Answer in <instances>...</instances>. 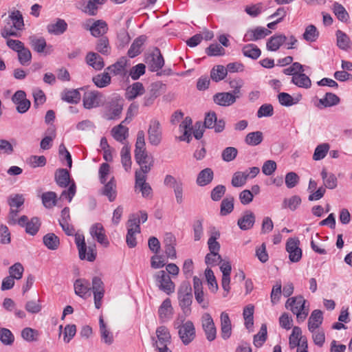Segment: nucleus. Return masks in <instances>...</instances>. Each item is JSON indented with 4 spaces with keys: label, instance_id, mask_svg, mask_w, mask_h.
<instances>
[{
    "label": "nucleus",
    "instance_id": "41",
    "mask_svg": "<svg viewBox=\"0 0 352 352\" xmlns=\"http://www.w3.org/2000/svg\"><path fill=\"white\" fill-rule=\"evenodd\" d=\"M61 99L68 103L76 104L80 100V94L78 89H65L61 93Z\"/></svg>",
    "mask_w": 352,
    "mask_h": 352
},
{
    "label": "nucleus",
    "instance_id": "27",
    "mask_svg": "<svg viewBox=\"0 0 352 352\" xmlns=\"http://www.w3.org/2000/svg\"><path fill=\"white\" fill-rule=\"evenodd\" d=\"M221 319V334L224 340L228 339L232 333V325L229 316L226 312H222L220 316Z\"/></svg>",
    "mask_w": 352,
    "mask_h": 352
},
{
    "label": "nucleus",
    "instance_id": "2",
    "mask_svg": "<svg viewBox=\"0 0 352 352\" xmlns=\"http://www.w3.org/2000/svg\"><path fill=\"white\" fill-rule=\"evenodd\" d=\"M179 305L186 316L191 313L190 305L192 302V288L189 283H184L181 285L177 292Z\"/></svg>",
    "mask_w": 352,
    "mask_h": 352
},
{
    "label": "nucleus",
    "instance_id": "3",
    "mask_svg": "<svg viewBox=\"0 0 352 352\" xmlns=\"http://www.w3.org/2000/svg\"><path fill=\"white\" fill-rule=\"evenodd\" d=\"M184 318H178L174 322L175 327L179 329V336L182 342L187 345L190 343L195 338V328L193 323L190 320L186 321L182 325H180L181 322H183Z\"/></svg>",
    "mask_w": 352,
    "mask_h": 352
},
{
    "label": "nucleus",
    "instance_id": "19",
    "mask_svg": "<svg viewBox=\"0 0 352 352\" xmlns=\"http://www.w3.org/2000/svg\"><path fill=\"white\" fill-rule=\"evenodd\" d=\"M271 34V31L263 27H256L247 31L244 36L245 41H256Z\"/></svg>",
    "mask_w": 352,
    "mask_h": 352
},
{
    "label": "nucleus",
    "instance_id": "59",
    "mask_svg": "<svg viewBox=\"0 0 352 352\" xmlns=\"http://www.w3.org/2000/svg\"><path fill=\"white\" fill-rule=\"evenodd\" d=\"M166 90V85L160 81L155 82L150 85L148 94L157 98Z\"/></svg>",
    "mask_w": 352,
    "mask_h": 352
},
{
    "label": "nucleus",
    "instance_id": "40",
    "mask_svg": "<svg viewBox=\"0 0 352 352\" xmlns=\"http://www.w3.org/2000/svg\"><path fill=\"white\" fill-rule=\"evenodd\" d=\"M111 135L118 142L123 143L129 135V129L122 125V123L114 126L111 129Z\"/></svg>",
    "mask_w": 352,
    "mask_h": 352
},
{
    "label": "nucleus",
    "instance_id": "8",
    "mask_svg": "<svg viewBox=\"0 0 352 352\" xmlns=\"http://www.w3.org/2000/svg\"><path fill=\"white\" fill-rule=\"evenodd\" d=\"M159 289L167 294H170L175 292V284L171 280L170 276L164 270H160L154 275Z\"/></svg>",
    "mask_w": 352,
    "mask_h": 352
},
{
    "label": "nucleus",
    "instance_id": "62",
    "mask_svg": "<svg viewBox=\"0 0 352 352\" xmlns=\"http://www.w3.org/2000/svg\"><path fill=\"white\" fill-rule=\"evenodd\" d=\"M247 179L245 171H237L234 173L231 183L234 187H241L245 184Z\"/></svg>",
    "mask_w": 352,
    "mask_h": 352
},
{
    "label": "nucleus",
    "instance_id": "15",
    "mask_svg": "<svg viewBox=\"0 0 352 352\" xmlns=\"http://www.w3.org/2000/svg\"><path fill=\"white\" fill-rule=\"evenodd\" d=\"M89 232L91 236L104 247H107L109 245L105 230L101 223H96L93 224L90 228Z\"/></svg>",
    "mask_w": 352,
    "mask_h": 352
},
{
    "label": "nucleus",
    "instance_id": "28",
    "mask_svg": "<svg viewBox=\"0 0 352 352\" xmlns=\"http://www.w3.org/2000/svg\"><path fill=\"white\" fill-rule=\"evenodd\" d=\"M214 178V172L210 168H206L201 170L197 177L196 184L199 186H205L212 182Z\"/></svg>",
    "mask_w": 352,
    "mask_h": 352
},
{
    "label": "nucleus",
    "instance_id": "9",
    "mask_svg": "<svg viewBox=\"0 0 352 352\" xmlns=\"http://www.w3.org/2000/svg\"><path fill=\"white\" fill-rule=\"evenodd\" d=\"M12 101L16 104V109L19 113H26L31 106V102L27 99L26 93L23 90L16 91L12 97Z\"/></svg>",
    "mask_w": 352,
    "mask_h": 352
},
{
    "label": "nucleus",
    "instance_id": "43",
    "mask_svg": "<svg viewBox=\"0 0 352 352\" xmlns=\"http://www.w3.org/2000/svg\"><path fill=\"white\" fill-rule=\"evenodd\" d=\"M332 10L339 21L343 23L348 22L349 15L342 5L338 2H335L333 4Z\"/></svg>",
    "mask_w": 352,
    "mask_h": 352
},
{
    "label": "nucleus",
    "instance_id": "4",
    "mask_svg": "<svg viewBox=\"0 0 352 352\" xmlns=\"http://www.w3.org/2000/svg\"><path fill=\"white\" fill-rule=\"evenodd\" d=\"M147 133L150 144L155 146L160 144L162 140V128L158 120L153 118L149 121Z\"/></svg>",
    "mask_w": 352,
    "mask_h": 352
},
{
    "label": "nucleus",
    "instance_id": "21",
    "mask_svg": "<svg viewBox=\"0 0 352 352\" xmlns=\"http://www.w3.org/2000/svg\"><path fill=\"white\" fill-rule=\"evenodd\" d=\"M193 288L195 297L197 302L201 305V307L204 309H206L208 307L209 302L208 300L204 299V293L203 292V286L201 280L195 276L193 278Z\"/></svg>",
    "mask_w": 352,
    "mask_h": 352
},
{
    "label": "nucleus",
    "instance_id": "60",
    "mask_svg": "<svg viewBox=\"0 0 352 352\" xmlns=\"http://www.w3.org/2000/svg\"><path fill=\"white\" fill-rule=\"evenodd\" d=\"M10 276L14 279L19 280L22 278L24 272V267L21 263H15L9 267Z\"/></svg>",
    "mask_w": 352,
    "mask_h": 352
},
{
    "label": "nucleus",
    "instance_id": "50",
    "mask_svg": "<svg viewBox=\"0 0 352 352\" xmlns=\"http://www.w3.org/2000/svg\"><path fill=\"white\" fill-rule=\"evenodd\" d=\"M319 36V32L314 25H309L306 27L302 34L303 38L307 42H315Z\"/></svg>",
    "mask_w": 352,
    "mask_h": 352
},
{
    "label": "nucleus",
    "instance_id": "49",
    "mask_svg": "<svg viewBox=\"0 0 352 352\" xmlns=\"http://www.w3.org/2000/svg\"><path fill=\"white\" fill-rule=\"evenodd\" d=\"M99 324H100V332L101 335L102 340L108 344H110L113 342V338L112 333L107 329L102 316H100L99 318Z\"/></svg>",
    "mask_w": 352,
    "mask_h": 352
},
{
    "label": "nucleus",
    "instance_id": "17",
    "mask_svg": "<svg viewBox=\"0 0 352 352\" xmlns=\"http://www.w3.org/2000/svg\"><path fill=\"white\" fill-rule=\"evenodd\" d=\"M74 292L80 298L86 299L91 296L90 283L88 280L85 278H78L74 283Z\"/></svg>",
    "mask_w": 352,
    "mask_h": 352
},
{
    "label": "nucleus",
    "instance_id": "55",
    "mask_svg": "<svg viewBox=\"0 0 352 352\" xmlns=\"http://www.w3.org/2000/svg\"><path fill=\"white\" fill-rule=\"evenodd\" d=\"M56 194L52 191L44 192L41 196L43 204L47 208H51L56 205Z\"/></svg>",
    "mask_w": 352,
    "mask_h": 352
},
{
    "label": "nucleus",
    "instance_id": "56",
    "mask_svg": "<svg viewBox=\"0 0 352 352\" xmlns=\"http://www.w3.org/2000/svg\"><path fill=\"white\" fill-rule=\"evenodd\" d=\"M330 146L327 143H323L317 146L315 148L313 159L316 161L321 160L327 155Z\"/></svg>",
    "mask_w": 352,
    "mask_h": 352
},
{
    "label": "nucleus",
    "instance_id": "7",
    "mask_svg": "<svg viewBox=\"0 0 352 352\" xmlns=\"http://www.w3.org/2000/svg\"><path fill=\"white\" fill-rule=\"evenodd\" d=\"M145 63L151 72H157L162 69L164 65V60L160 50L155 47L148 52L145 56Z\"/></svg>",
    "mask_w": 352,
    "mask_h": 352
},
{
    "label": "nucleus",
    "instance_id": "33",
    "mask_svg": "<svg viewBox=\"0 0 352 352\" xmlns=\"http://www.w3.org/2000/svg\"><path fill=\"white\" fill-rule=\"evenodd\" d=\"M337 46L342 50L349 51L351 48V41L344 32L338 30L336 32Z\"/></svg>",
    "mask_w": 352,
    "mask_h": 352
},
{
    "label": "nucleus",
    "instance_id": "29",
    "mask_svg": "<svg viewBox=\"0 0 352 352\" xmlns=\"http://www.w3.org/2000/svg\"><path fill=\"white\" fill-rule=\"evenodd\" d=\"M323 316L322 311L319 309L314 310L308 320V329L311 332L316 330L322 323Z\"/></svg>",
    "mask_w": 352,
    "mask_h": 352
},
{
    "label": "nucleus",
    "instance_id": "38",
    "mask_svg": "<svg viewBox=\"0 0 352 352\" xmlns=\"http://www.w3.org/2000/svg\"><path fill=\"white\" fill-rule=\"evenodd\" d=\"M55 181L60 187H67L70 183L69 171L65 168L57 170L55 173Z\"/></svg>",
    "mask_w": 352,
    "mask_h": 352
},
{
    "label": "nucleus",
    "instance_id": "12",
    "mask_svg": "<svg viewBox=\"0 0 352 352\" xmlns=\"http://www.w3.org/2000/svg\"><path fill=\"white\" fill-rule=\"evenodd\" d=\"M300 241L296 238H289L286 243V250L289 258L293 263L298 262L302 258V250L299 248Z\"/></svg>",
    "mask_w": 352,
    "mask_h": 352
},
{
    "label": "nucleus",
    "instance_id": "31",
    "mask_svg": "<svg viewBox=\"0 0 352 352\" xmlns=\"http://www.w3.org/2000/svg\"><path fill=\"white\" fill-rule=\"evenodd\" d=\"M67 28V24L63 19H58L55 23L47 25V30L49 34L53 35L63 34Z\"/></svg>",
    "mask_w": 352,
    "mask_h": 352
},
{
    "label": "nucleus",
    "instance_id": "32",
    "mask_svg": "<svg viewBox=\"0 0 352 352\" xmlns=\"http://www.w3.org/2000/svg\"><path fill=\"white\" fill-rule=\"evenodd\" d=\"M88 29L93 36L99 37L107 32L108 26L104 21L97 20Z\"/></svg>",
    "mask_w": 352,
    "mask_h": 352
},
{
    "label": "nucleus",
    "instance_id": "6",
    "mask_svg": "<svg viewBox=\"0 0 352 352\" xmlns=\"http://www.w3.org/2000/svg\"><path fill=\"white\" fill-rule=\"evenodd\" d=\"M140 231L139 217L131 216L127 222V234L126 236V242L129 248H132L136 246L137 242L135 234L140 233Z\"/></svg>",
    "mask_w": 352,
    "mask_h": 352
},
{
    "label": "nucleus",
    "instance_id": "35",
    "mask_svg": "<svg viewBox=\"0 0 352 352\" xmlns=\"http://www.w3.org/2000/svg\"><path fill=\"white\" fill-rule=\"evenodd\" d=\"M320 175L325 188L332 190L337 187L338 179L333 173H328L326 168H323Z\"/></svg>",
    "mask_w": 352,
    "mask_h": 352
},
{
    "label": "nucleus",
    "instance_id": "58",
    "mask_svg": "<svg viewBox=\"0 0 352 352\" xmlns=\"http://www.w3.org/2000/svg\"><path fill=\"white\" fill-rule=\"evenodd\" d=\"M267 325L263 324L259 332L254 336V344L256 347L261 346L267 339Z\"/></svg>",
    "mask_w": 352,
    "mask_h": 352
},
{
    "label": "nucleus",
    "instance_id": "39",
    "mask_svg": "<svg viewBox=\"0 0 352 352\" xmlns=\"http://www.w3.org/2000/svg\"><path fill=\"white\" fill-rule=\"evenodd\" d=\"M146 40V36L144 35L140 36L136 38L131 44L129 51L128 56L131 58H134L141 52V47Z\"/></svg>",
    "mask_w": 352,
    "mask_h": 352
},
{
    "label": "nucleus",
    "instance_id": "20",
    "mask_svg": "<svg viewBox=\"0 0 352 352\" xmlns=\"http://www.w3.org/2000/svg\"><path fill=\"white\" fill-rule=\"evenodd\" d=\"M256 217L251 210H245L237 221V225L242 230H248L253 228Z\"/></svg>",
    "mask_w": 352,
    "mask_h": 352
},
{
    "label": "nucleus",
    "instance_id": "26",
    "mask_svg": "<svg viewBox=\"0 0 352 352\" xmlns=\"http://www.w3.org/2000/svg\"><path fill=\"white\" fill-rule=\"evenodd\" d=\"M7 25H11L16 30H21L24 26L23 16L19 10L11 12L6 19Z\"/></svg>",
    "mask_w": 352,
    "mask_h": 352
},
{
    "label": "nucleus",
    "instance_id": "54",
    "mask_svg": "<svg viewBox=\"0 0 352 352\" xmlns=\"http://www.w3.org/2000/svg\"><path fill=\"white\" fill-rule=\"evenodd\" d=\"M18 60L23 66H28L30 64L32 60V53L30 50L24 47L18 53Z\"/></svg>",
    "mask_w": 352,
    "mask_h": 352
},
{
    "label": "nucleus",
    "instance_id": "16",
    "mask_svg": "<svg viewBox=\"0 0 352 352\" xmlns=\"http://www.w3.org/2000/svg\"><path fill=\"white\" fill-rule=\"evenodd\" d=\"M146 176L140 172H135V188L139 189L143 197H151L152 188L148 183L146 182Z\"/></svg>",
    "mask_w": 352,
    "mask_h": 352
},
{
    "label": "nucleus",
    "instance_id": "5",
    "mask_svg": "<svg viewBox=\"0 0 352 352\" xmlns=\"http://www.w3.org/2000/svg\"><path fill=\"white\" fill-rule=\"evenodd\" d=\"M75 243L78 250L79 258L81 260L87 259L89 261H94L96 259V253L94 247L89 246V252L87 254V245L85 241V236L82 234H75Z\"/></svg>",
    "mask_w": 352,
    "mask_h": 352
},
{
    "label": "nucleus",
    "instance_id": "61",
    "mask_svg": "<svg viewBox=\"0 0 352 352\" xmlns=\"http://www.w3.org/2000/svg\"><path fill=\"white\" fill-rule=\"evenodd\" d=\"M234 209V198L232 197H226L223 199L221 204V214L227 215L232 212Z\"/></svg>",
    "mask_w": 352,
    "mask_h": 352
},
{
    "label": "nucleus",
    "instance_id": "34",
    "mask_svg": "<svg viewBox=\"0 0 352 352\" xmlns=\"http://www.w3.org/2000/svg\"><path fill=\"white\" fill-rule=\"evenodd\" d=\"M102 194L107 197L109 201H113L117 196L116 191V182L114 177H111V179L104 184Z\"/></svg>",
    "mask_w": 352,
    "mask_h": 352
},
{
    "label": "nucleus",
    "instance_id": "23",
    "mask_svg": "<svg viewBox=\"0 0 352 352\" xmlns=\"http://www.w3.org/2000/svg\"><path fill=\"white\" fill-rule=\"evenodd\" d=\"M158 314L162 322H167L172 318L173 309L170 298H166L162 302L159 307Z\"/></svg>",
    "mask_w": 352,
    "mask_h": 352
},
{
    "label": "nucleus",
    "instance_id": "63",
    "mask_svg": "<svg viewBox=\"0 0 352 352\" xmlns=\"http://www.w3.org/2000/svg\"><path fill=\"white\" fill-rule=\"evenodd\" d=\"M0 340L5 345H11L14 340L12 333L6 328H0Z\"/></svg>",
    "mask_w": 352,
    "mask_h": 352
},
{
    "label": "nucleus",
    "instance_id": "44",
    "mask_svg": "<svg viewBox=\"0 0 352 352\" xmlns=\"http://www.w3.org/2000/svg\"><path fill=\"white\" fill-rule=\"evenodd\" d=\"M292 82L296 86L302 88L308 89L311 85L310 78L303 72H300L292 78Z\"/></svg>",
    "mask_w": 352,
    "mask_h": 352
},
{
    "label": "nucleus",
    "instance_id": "46",
    "mask_svg": "<svg viewBox=\"0 0 352 352\" xmlns=\"http://www.w3.org/2000/svg\"><path fill=\"white\" fill-rule=\"evenodd\" d=\"M302 337L301 329L299 327H294L289 338L290 349H293L299 346Z\"/></svg>",
    "mask_w": 352,
    "mask_h": 352
},
{
    "label": "nucleus",
    "instance_id": "1",
    "mask_svg": "<svg viewBox=\"0 0 352 352\" xmlns=\"http://www.w3.org/2000/svg\"><path fill=\"white\" fill-rule=\"evenodd\" d=\"M306 300L302 296L289 298L285 304L287 309H290L296 315L297 320L299 322H303L307 318L309 309H305Z\"/></svg>",
    "mask_w": 352,
    "mask_h": 352
},
{
    "label": "nucleus",
    "instance_id": "11",
    "mask_svg": "<svg viewBox=\"0 0 352 352\" xmlns=\"http://www.w3.org/2000/svg\"><path fill=\"white\" fill-rule=\"evenodd\" d=\"M29 44L31 47L37 53L50 54L52 50V45H47L45 39L43 37H38L36 35H32L28 38Z\"/></svg>",
    "mask_w": 352,
    "mask_h": 352
},
{
    "label": "nucleus",
    "instance_id": "25",
    "mask_svg": "<svg viewBox=\"0 0 352 352\" xmlns=\"http://www.w3.org/2000/svg\"><path fill=\"white\" fill-rule=\"evenodd\" d=\"M287 37L283 34H276L271 36L267 41L266 47L272 52L277 51L287 41Z\"/></svg>",
    "mask_w": 352,
    "mask_h": 352
},
{
    "label": "nucleus",
    "instance_id": "14",
    "mask_svg": "<svg viewBox=\"0 0 352 352\" xmlns=\"http://www.w3.org/2000/svg\"><path fill=\"white\" fill-rule=\"evenodd\" d=\"M225 121L223 119L217 120L216 113L209 112L206 115L204 126L205 128L213 129L216 133H221L225 129Z\"/></svg>",
    "mask_w": 352,
    "mask_h": 352
},
{
    "label": "nucleus",
    "instance_id": "48",
    "mask_svg": "<svg viewBox=\"0 0 352 352\" xmlns=\"http://www.w3.org/2000/svg\"><path fill=\"white\" fill-rule=\"evenodd\" d=\"M340 100V98L335 94L329 92L325 94L324 98L319 100V103L323 106V107H330L339 104Z\"/></svg>",
    "mask_w": 352,
    "mask_h": 352
},
{
    "label": "nucleus",
    "instance_id": "22",
    "mask_svg": "<svg viewBox=\"0 0 352 352\" xmlns=\"http://www.w3.org/2000/svg\"><path fill=\"white\" fill-rule=\"evenodd\" d=\"M102 95L98 91H89L83 96V105L85 109H92L100 106Z\"/></svg>",
    "mask_w": 352,
    "mask_h": 352
},
{
    "label": "nucleus",
    "instance_id": "51",
    "mask_svg": "<svg viewBox=\"0 0 352 352\" xmlns=\"http://www.w3.org/2000/svg\"><path fill=\"white\" fill-rule=\"evenodd\" d=\"M263 133L261 131L250 132L247 134L245 142L250 146H257L263 141Z\"/></svg>",
    "mask_w": 352,
    "mask_h": 352
},
{
    "label": "nucleus",
    "instance_id": "36",
    "mask_svg": "<svg viewBox=\"0 0 352 352\" xmlns=\"http://www.w3.org/2000/svg\"><path fill=\"white\" fill-rule=\"evenodd\" d=\"M86 61L96 70H100L104 66L103 58L96 52H89L86 56Z\"/></svg>",
    "mask_w": 352,
    "mask_h": 352
},
{
    "label": "nucleus",
    "instance_id": "42",
    "mask_svg": "<svg viewBox=\"0 0 352 352\" xmlns=\"http://www.w3.org/2000/svg\"><path fill=\"white\" fill-rule=\"evenodd\" d=\"M122 111V104L118 102L112 103L104 113V118L108 120H115L120 117Z\"/></svg>",
    "mask_w": 352,
    "mask_h": 352
},
{
    "label": "nucleus",
    "instance_id": "13",
    "mask_svg": "<svg viewBox=\"0 0 352 352\" xmlns=\"http://www.w3.org/2000/svg\"><path fill=\"white\" fill-rule=\"evenodd\" d=\"M201 324L207 340L209 341L214 340L216 338L217 329L210 314L205 313L202 315Z\"/></svg>",
    "mask_w": 352,
    "mask_h": 352
},
{
    "label": "nucleus",
    "instance_id": "18",
    "mask_svg": "<svg viewBox=\"0 0 352 352\" xmlns=\"http://www.w3.org/2000/svg\"><path fill=\"white\" fill-rule=\"evenodd\" d=\"M236 98L231 92H219L213 96L214 102L221 107H230L234 104L236 101Z\"/></svg>",
    "mask_w": 352,
    "mask_h": 352
},
{
    "label": "nucleus",
    "instance_id": "52",
    "mask_svg": "<svg viewBox=\"0 0 352 352\" xmlns=\"http://www.w3.org/2000/svg\"><path fill=\"white\" fill-rule=\"evenodd\" d=\"M94 83L99 88H103L108 86L111 82V77L107 72L100 74L93 77Z\"/></svg>",
    "mask_w": 352,
    "mask_h": 352
},
{
    "label": "nucleus",
    "instance_id": "37",
    "mask_svg": "<svg viewBox=\"0 0 352 352\" xmlns=\"http://www.w3.org/2000/svg\"><path fill=\"white\" fill-rule=\"evenodd\" d=\"M192 119L190 117H186L180 124L179 129L181 131H184V135L179 138L181 141H186L187 142H190L191 140L190 131L192 129Z\"/></svg>",
    "mask_w": 352,
    "mask_h": 352
},
{
    "label": "nucleus",
    "instance_id": "30",
    "mask_svg": "<svg viewBox=\"0 0 352 352\" xmlns=\"http://www.w3.org/2000/svg\"><path fill=\"white\" fill-rule=\"evenodd\" d=\"M145 89L142 82H136L129 86L126 91V98L129 100H133L138 96L144 94Z\"/></svg>",
    "mask_w": 352,
    "mask_h": 352
},
{
    "label": "nucleus",
    "instance_id": "64",
    "mask_svg": "<svg viewBox=\"0 0 352 352\" xmlns=\"http://www.w3.org/2000/svg\"><path fill=\"white\" fill-rule=\"evenodd\" d=\"M238 154V151L235 147L228 146L223 150L221 153L222 160L226 162L234 160Z\"/></svg>",
    "mask_w": 352,
    "mask_h": 352
},
{
    "label": "nucleus",
    "instance_id": "47",
    "mask_svg": "<svg viewBox=\"0 0 352 352\" xmlns=\"http://www.w3.org/2000/svg\"><path fill=\"white\" fill-rule=\"evenodd\" d=\"M243 54L252 59H257L261 54V50L254 44L245 45L242 49Z\"/></svg>",
    "mask_w": 352,
    "mask_h": 352
},
{
    "label": "nucleus",
    "instance_id": "45",
    "mask_svg": "<svg viewBox=\"0 0 352 352\" xmlns=\"http://www.w3.org/2000/svg\"><path fill=\"white\" fill-rule=\"evenodd\" d=\"M44 245L51 250H57L60 245L59 238L54 233H48L43 238Z\"/></svg>",
    "mask_w": 352,
    "mask_h": 352
},
{
    "label": "nucleus",
    "instance_id": "53",
    "mask_svg": "<svg viewBox=\"0 0 352 352\" xmlns=\"http://www.w3.org/2000/svg\"><path fill=\"white\" fill-rule=\"evenodd\" d=\"M227 74L228 72L226 67L223 65H217L211 70L210 77L214 81L219 82L224 79Z\"/></svg>",
    "mask_w": 352,
    "mask_h": 352
},
{
    "label": "nucleus",
    "instance_id": "10",
    "mask_svg": "<svg viewBox=\"0 0 352 352\" xmlns=\"http://www.w3.org/2000/svg\"><path fill=\"white\" fill-rule=\"evenodd\" d=\"M92 292L94 294V305L96 309H100L102 306V299L104 294V283L101 278L94 276L92 278Z\"/></svg>",
    "mask_w": 352,
    "mask_h": 352
},
{
    "label": "nucleus",
    "instance_id": "24",
    "mask_svg": "<svg viewBox=\"0 0 352 352\" xmlns=\"http://www.w3.org/2000/svg\"><path fill=\"white\" fill-rule=\"evenodd\" d=\"M156 336L158 341L157 342L160 346H167L170 343L171 336L168 329L165 326H160L156 329ZM154 345H155V339L152 338Z\"/></svg>",
    "mask_w": 352,
    "mask_h": 352
},
{
    "label": "nucleus",
    "instance_id": "57",
    "mask_svg": "<svg viewBox=\"0 0 352 352\" xmlns=\"http://www.w3.org/2000/svg\"><path fill=\"white\" fill-rule=\"evenodd\" d=\"M278 99L280 104L283 106L290 107L298 102V98H294L289 94L281 92L278 95Z\"/></svg>",
    "mask_w": 352,
    "mask_h": 352
}]
</instances>
